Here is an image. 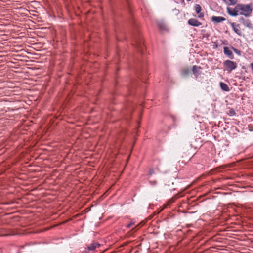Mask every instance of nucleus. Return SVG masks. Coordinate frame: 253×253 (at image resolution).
<instances>
[{
    "mask_svg": "<svg viewBox=\"0 0 253 253\" xmlns=\"http://www.w3.org/2000/svg\"><path fill=\"white\" fill-rule=\"evenodd\" d=\"M235 51L236 52H238V51H237L236 49H234Z\"/></svg>",
    "mask_w": 253,
    "mask_h": 253,
    "instance_id": "obj_20",
    "label": "nucleus"
},
{
    "mask_svg": "<svg viewBox=\"0 0 253 253\" xmlns=\"http://www.w3.org/2000/svg\"><path fill=\"white\" fill-rule=\"evenodd\" d=\"M181 1L184 3V0H181Z\"/></svg>",
    "mask_w": 253,
    "mask_h": 253,
    "instance_id": "obj_19",
    "label": "nucleus"
},
{
    "mask_svg": "<svg viewBox=\"0 0 253 253\" xmlns=\"http://www.w3.org/2000/svg\"><path fill=\"white\" fill-rule=\"evenodd\" d=\"M227 12L228 13L233 16H236L239 14V7L238 5L236 6L235 8H231L228 7L227 8Z\"/></svg>",
    "mask_w": 253,
    "mask_h": 253,
    "instance_id": "obj_3",
    "label": "nucleus"
},
{
    "mask_svg": "<svg viewBox=\"0 0 253 253\" xmlns=\"http://www.w3.org/2000/svg\"><path fill=\"white\" fill-rule=\"evenodd\" d=\"M132 224H133V223L129 224L127 225V227L128 228H130L132 226Z\"/></svg>",
    "mask_w": 253,
    "mask_h": 253,
    "instance_id": "obj_17",
    "label": "nucleus"
},
{
    "mask_svg": "<svg viewBox=\"0 0 253 253\" xmlns=\"http://www.w3.org/2000/svg\"><path fill=\"white\" fill-rule=\"evenodd\" d=\"M231 26L234 31L239 35H241V31L240 30V26L235 23H231Z\"/></svg>",
    "mask_w": 253,
    "mask_h": 253,
    "instance_id": "obj_5",
    "label": "nucleus"
},
{
    "mask_svg": "<svg viewBox=\"0 0 253 253\" xmlns=\"http://www.w3.org/2000/svg\"><path fill=\"white\" fill-rule=\"evenodd\" d=\"M239 14L249 16L252 12L251 6L248 4H238Z\"/></svg>",
    "mask_w": 253,
    "mask_h": 253,
    "instance_id": "obj_1",
    "label": "nucleus"
},
{
    "mask_svg": "<svg viewBox=\"0 0 253 253\" xmlns=\"http://www.w3.org/2000/svg\"><path fill=\"white\" fill-rule=\"evenodd\" d=\"M189 73V70L188 69H184L182 72V75L183 76H187Z\"/></svg>",
    "mask_w": 253,
    "mask_h": 253,
    "instance_id": "obj_13",
    "label": "nucleus"
},
{
    "mask_svg": "<svg viewBox=\"0 0 253 253\" xmlns=\"http://www.w3.org/2000/svg\"><path fill=\"white\" fill-rule=\"evenodd\" d=\"M224 2L229 5H234L236 3L235 0H222Z\"/></svg>",
    "mask_w": 253,
    "mask_h": 253,
    "instance_id": "obj_12",
    "label": "nucleus"
},
{
    "mask_svg": "<svg viewBox=\"0 0 253 253\" xmlns=\"http://www.w3.org/2000/svg\"><path fill=\"white\" fill-rule=\"evenodd\" d=\"M224 66L225 70L230 72L231 71L237 68V64L236 62L227 60L224 62Z\"/></svg>",
    "mask_w": 253,
    "mask_h": 253,
    "instance_id": "obj_2",
    "label": "nucleus"
},
{
    "mask_svg": "<svg viewBox=\"0 0 253 253\" xmlns=\"http://www.w3.org/2000/svg\"><path fill=\"white\" fill-rule=\"evenodd\" d=\"M220 86L221 88L223 91H229V90H230L229 87H228V86L226 84H225L223 82H221L220 83Z\"/></svg>",
    "mask_w": 253,
    "mask_h": 253,
    "instance_id": "obj_9",
    "label": "nucleus"
},
{
    "mask_svg": "<svg viewBox=\"0 0 253 253\" xmlns=\"http://www.w3.org/2000/svg\"><path fill=\"white\" fill-rule=\"evenodd\" d=\"M152 171H150V174H152Z\"/></svg>",
    "mask_w": 253,
    "mask_h": 253,
    "instance_id": "obj_22",
    "label": "nucleus"
},
{
    "mask_svg": "<svg viewBox=\"0 0 253 253\" xmlns=\"http://www.w3.org/2000/svg\"><path fill=\"white\" fill-rule=\"evenodd\" d=\"M99 244L97 243H93L90 244L88 247V249L89 250L93 251L94 249H95L96 248L98 247L99 246Z\"/></svg>",
    "mask_w": 253,
    "mask_h": 253,
    "instance_id": "obj_10",
    "label": "nucleus"
},
{
    "mask_svg": "<svg viewBox=\"0 0 253 253\" xmlns=\"http://www.w3.org/2000/svg\"><path fill=\"white\" fill-rule=\"evenodd\" d=\"M137 46L140 50H141L142 49V46H141V42H140L139 43H137Z\"/></svg>",
    "mask_w": 253,
    "mask_h": 253,
    "instance_id": "obj_15",
    "label": "nucleus"
},
{
    "mask_svg": "<svg viewBox=\"0 0 253 253\" xmlns=\"http://www.w3.org/2000/svg\"><path fill=\"white\" fill-rule=\"evenodd\" d=\"M200 69H201V68L199 67H198L197 66H193V69H192L193 74L196 76L199 74V71H200Z\"/></svg>",
    "mask_w": 253,
    "mask_h": 253,
    "instance_id": "obj_11",
    "label": "nucleus"
},
{
    "mask_svg": "<svg viewBox=\"0 0 253 253\" xmlns=\"http://www.w3.org/2000/svg\"><path fill=\"white\" fill-rule=\"evenodd\" d=\"M194 8L197 14H198V17L200 19L204 17V13L200 12L201 11V7L200 5L199 4H196Z\"/></svg>",
    "mask_w": 253,
    "mask_h": 253,
    "instance_id": "obj_6",
    "label": "nucleus"
},
{
    "mask_svg": "<svg viewBox=\"0 0 253 253\" xmlns=\"http://www.w3.org/2000/svg\"><path fill=\"white\" fill-rule=\"evenodd\" d=\"M244 24L247 27H251V24L248 21H247L246 22H244Z\"/></svg>",
    "mask_w": 253,
    "mask_h": 253,
    "instance_id": "obj_14",
    "label": "nucleus"
},
{
    "mask_svg": "<svg viewBox=\"0 0 253 253\" xmlns=\"http://www.w3.org/2000/svg\"><path fill=\"white\" fill-rule=\"evenodd\" d=\"M235 51L236 52H238V51H237L236 49H234Z\"/></svg>",
    "mask_w": 253,
    "mask_h": 253,
    "instance_id": "obj_21",
    "label": "nucleus"
},
{
    "mask_svg": "<svg viewBox=\"0 0 253 253\" xmlns=\"http://www.w3.org/2000/svg\"><path fill=\"white\" fill-rule=\"evenodd\" d=\"M225 18L221 16H213L211 17V20L212 22L219 23L222 22L225 20Z\"/></svg>",
    "mask_w": 253,
    "mask_h": 253,
    "instance_id": "obj_7",
    "label": "nucleus"
},
{
    "mask_svg": "<svg viewBox=\"0 0 253 253\" xmlns=\"http://www.w3.org/2000/svg\"><path fill=\"white\" fill-rule=\"evenodd\" d=\"M188 23L191 26H195V27H198L202 25V23L198 21L197 19L194 18H191L188 21Z\"/></svg>",
    "mask_w": 253,
    "mask_h": 253,
    "instance_id": "obj_4",
    "label": "nucleus"
},
{
    "mask_svg": "<svg viewBox=\"0 0 253 253\" xmlns=\"http://www.w3.org/2000/svg\"><path fill=\"white\" fill-rule=\"evenodd\" d=\"M191 0H188V1H191Z\"/></svg>",
    "mask_w": 253,
    "mask_h": 253,
    "instance_id": "obj_23",
    "label": "nucleus"
},
{
    "mask_svg": "<svg viewBox=\"0 0 253 253\" xmlns=\"http://www.w3.org/2000/svg\"><path fill=\"white\" fill-rule=\"evenodd\" d=\"M159 27H160L161 29H165V28H164V27H163V26H161L160 25H159Z\"/></svg>",
    "mask_w": 253,
    "mask_h": 253,
    "instance_id": "obj_18",
    "label": "nucleus"
},
{
    "mask_svg": "<svg viewBox=\"0 0 253 253\" xmlns=\"http://www.w3.org/2000/svg\"><path fill=\"white\" fill-rule=\"evenodd\" d=\"M224 53L227 55L229 58L232 59L234 58V55L233 54L232 52L229 50V49L227 47H224Z\"/></svg>",
    "mask_w": 253,
    "mask_h": 253,
    "instance_id": "obj_8",
    "label": "nucleus"
},
{
    "mask_svg": "<svg viewBox=\"0 0 253 253\" xmlns=\"http://www.w3.org/2000/svg\"><path fill=\"white\" fill-rule=\"evenodd\" d=\"M230 115H233L235 114V112L233 110H230Z\"/></svg>",
    "mask_w": 253,
    "mask_h": 253,
    "instance_id": "obj_16",
    "label": "nucleus"
}]
</instances>
